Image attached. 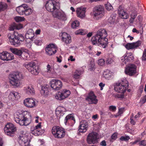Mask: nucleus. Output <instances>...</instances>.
I'll return each instance as SVG.
<instances>
[{
  "mask_svg": "<svg viewBox=\"0 0 146 146\" xmlns=\"http://www.w3.org/2000/svg\"><path fill=\"white\" fill-rule=\"evenodd\" d=\"M113 62V59L111 58H108L106 59V62L107 64H111Z\"/></svg>",
  "mask_w": 146,
  "mask_h": 146,
  "instance_id": "56",
  "label": "nucleus"
},
{
  "mask_svg": "<svg viewBox=\"0 0 146 146\" xmlns=\"http://www.w3.org/2000/svg\"><path fill=\"white\" fill-rule=\"evenodd\" d=\"M99 86L101 88L100 90H102L103 89V87L105 86V84H103L102 82H100L99 85Z\"/></svg>",
  "mask_w": 146,
  "mask_h": 146,
  "instance_id": "61",
  "label": "nucleus"
},
{
  "mask_svg": "<svg viewBox=\"0 0 146 146\" xmlns=\"http://www.w3.org/2000/svg\"><path fill=\"white\" fill-rule=\"evenodd\" d=\"M21 76V73L18 72L10 74L9 76L10 84L15 88L20 87L21 85L20 79Z\"/></svg>",
  "mask_w": 146,
  "mask_h": 146,
  "instance_id": "3",
  "label": "nucleus"
},
{
  "mask_svg": "<svg viewBox=\"0 0 146 146\" xmlns=\"http://www.w3.org/2000/svg\"><path fill=\"white\" fill-rule=\"evenodd\" d=\"M142 61H146V49H144L143 53V55L141 58Z\"/></svg>",
  "mask_w": 146,
  "mask_h": 146,
  "instance_id": "48",
  "label": "nucleus"
},
{
  "mask_svg": "<svg viewBox=\"0 0 146 146\" xmlns=\"http://www.w3.org/2000/svg\"><path fill=\"white\" fill-rule=\"evenodd\" d=\"M141 44V41L138 40L135 42L127 43L125 45V47L126 49L129 50L137 48L140 46Z\"/></svg>",
  "mask_w": 146,
  "mask_h": 146,
  "instance_id": "17",
  "label": "nucleus"
},
{
  "mask_svg": "<svg viewBox=\"0 0 146 146\" xmlns=\"http://www.w3.org/2000/svg\"><path fill=\"white\" fill-rule=\"evenodd\" d=\"M113 75V73L108 69L105 70L103 73L104 77L108 79L111 78Z\"/></svg>",
  "mask_w": 146,
  "mask_h": 146,
  "instance_id": "28",
  "label": "nucleus"
},
{
  "mask_svg": "<svg viewBox=\"0 0 146 146\" xmlns=\"http://www.w3.org/2000/svg\"><path fill=\"white\" fill-rule=\"evenodd\" d=\"M53 16L54 17L63 21H65L67 19L66 16L64 12L62 11L58 10L52 13Z\"/></svg>",
  "mask_w": 146,
  "mask_h": 146,
  "instance_id": "16",
  "label": "nucleus"
},
{
  "mask_svg": "<svg viewBox=\"0 0 146 146\" xmlns=\"http://www.w3.org/2000/svg\"><path fill=\"white\" fill-rule=\"evenodd\" d=\"M86 100L89 102V104H91V91L90 92L86 98Z\"/></svg>",
  "mask_w": 146,
  "mask_h": 146,
  "instance_id": "50",
  "label": "nucleus"
},
{
  "mask_svg": "<svg viewBox=\"0 0 146 146\" xmlns=\"http://www.w3.org/2000/svg\"><path fill=\"white\" fill-rule=\"evenodd\" d=\"M81 73L82 72L80 70H76L75 73L74 77L76 78H79L81 74Z\"/></svg>",
  "mask_w": 146,
  "mask_h": 146,
  "instance_id": "49",
  "label": "nucleus"
},
{
  "mask_svg": "<svg viewBox=\"0 0 146 146\" xmlns=\"http://www.w3.org/2000/svg\"><path fill=\"white\" fill-rule=\"evenodd\" d=\"M79 22L78 21H74L72 24V28L73 29L76 28L79 25Z\"/></svg>",
  "mask_w": 146,
  "mask_h": 146,
  "instance_id": "43",
  "label": "nucleus"
},
{
  "mask_svg": "<svg viewBox=\"0 0 146 146\" xmlns=\"http://www.w3.org/2000/svg\"><path fill=\"white\" fill-rule=\"evenodd\" d=\"M86 140L88 144H91V133H90L88 135Z\"/></svg>",
  "mask_w": 146,
  "mask_h": 146,
  "instance_id": "51",
  "label": "nucleus"
},
{
  "mask_svg": "<svg viewBox=\"0 0 146 146\" xmlns=\"http://www.w3.org/2000/svg\"><path fill=\"white\" fill-rule=\"evenodd\" d=\"M24 133V131H21V134L19 136V137L18 142L21 146H23L25 144L29 143L27 136Z\"/></svg>",
  "mask_w": 146,
  "mask_h": 146,
  "instance_id": "13",
  "label": "nucleus"
},
{
  "mask_svg": "<svg viewBox=\"0 0 146 146\" xmlns=\"http://www.w3.org/2000/svg\"><path fill=\"white\" fill-rule=\"evenodd\" d=\"M87 33L88 31L86 30L79 29L75 31V34L76 35H84Z\"/></svg>",
  "mask_w": 146,
  "mask_h": 146,
  "instance_id": "36",
  "label": "nucleus"
},
{
  "mask_svg": "<svg viewBox=\"0 0 146 146\" xmlns=\"http://www.w3.org/2000/svg\"><path fill=\"white\" fill-rule=\"evenodd\" d=\"M52 132L54 137L58 138H61L63 137L65 134L64 129L59 126L53 127L52 129Z\"/></svg>",
  "mask_w": 146,
  "mask_h": 146,
  "instance_id": "7",
  "label": "nucleus"
},
{
  "mask_svg": "<svg viewBox=\"0 0 146 146\" xmlns=\"http://www.w3.org/2000/svg\"><path fill=\"white\" fill-rule=\"evenodd\" d=\"M137 16V14L135 13H132L131 15V17L132 18H134V19H135V18H136Z\"/></svg>",
  "mask_w": 146,
  "mask_h": 146,
  "instance_id": "63",
  "label": "nucleus"
},
{
  "mask_svg": "<svg viewBox=\"0 0 146 146\" xmlns=\"http://www.w3.org/2000/svg\"><path fill=\"white\" fill-rule=\"evenodd\" d=\"M35 127L32 126L31 127V133L35 136H37L41 135V132L40 131L36 130Z\"/></svg>",
  "mask_w": 146,
  "mask_h": 146,
  "instance_id": "34",
  "label": "nucleus"
},
{
  "mask_svg": "<svg viewBox=\"0 0 146 146\" xmlns=\"http://www.w3.org/2000/svg\"><path fill=\"white\" fill-rule=\"evenodd\" d=\"M15 19L16 22H19L24 21L25 19L24 17L18 16L15 17Z\"/></svg>",
  "mask_w": 146,
  "mask_h": 146,
  "instance_id": "46",
  "label": "nucleus"
},
{
  "mask_svg": "<svg viewBox=\"0 0 146 146\" xmlns=\"http://www.w3.org/2000/svg\"><path fill=\"white\" fill-rule=\"evenodd\" d=\"M41 123L39 122L38 124L35 126V129H36V130L40 131V132H41V135L43 133V131L41 129Z\"/></svg>",
  "mask_w": 146,
  "mask_h": 146,
  "instance_id": "44",
  "label": "nucleus"
},
{
  "mask_svg": "<svg viewBox=\"0 0 146 146\" xmlns=\"http://www.w3.org/2000/svg\"><path fill=\"white\" fill-rule=\"evenodd\" d=\"M113 96L116 98H118L120 100H122L124 98V95L123 94L120 93L114 94Z\"/></svg>",
  "mask_w": 146,
  "mask_h": 146,
  "instance_id": "41",
  "label": "nucleus"
},
{
  "mask_svg": "<svg viewBox=\"0 0 146 146\" xmlns=\"http://www.w3.org/2000/svg\"><path fill=\"white\" fill-rule=\"evenodd\" d=\"M7 7L8 5L6 3L0 4V12L4 11L7 9Z\"/></svg>",
  "mask_w": 146,
  "mask_h": 146,
  "instance_id": "42",
  "label": "nucleus"
},
{
  "mask_svg": "<svg viewBox=\"0 0 146 146\" xmlns=\"http://www.w3.org/2000/svg\"><path fill=\"white\" fill-rule=\"evenodd\" d=\"M48 86L44 85L42 87V89L40 91V93L42 95L47 96L48 94Z\"/></svg>",
  "mask_w": 146,
  "mask_h": 146,
  "instance_id": "31",
  "label": "nucleus"
},
{
  "mask_svg": "<svg viewBox=\"0 0 146 146\" xmlns=\"http://www.w3.org/2000/svg\"><path fill=\"white\" fill-rule=\"evenodd\" d=\"M12 52L19 56L20 58L21 56L23 50H19L17 48H12L11 50Z\"/></svg>",
  "mask_w": 146,
  "mask_h": 146,
  "instance_id": "32",
  "label": "nucleus"
},
{
  "mask_svg": "<svg viewBox=\"0 0 146 146\" xmlns=\"http://www.w3.org/2000/svg\"><path fill=\"white\" fill-rule=\"evenodd\" d=\"M88 126V122L85 120L81 121L80 123V125L78 131L79 132L84 133L86 132L87 130Z\"/></svg>",
  "mask_w": 146,
  "mask_h": 146,
  "instance_id": "18",
  "label": "nucleus"
},
{
  "mask_svg": "<svg viewBox=\"0 0 146 146\" xmlns=\"http://www.w3.org/2000/svg\"><path fill=\"white\" fill-rule=\"evenodd\" d=\"M98 102V100L97 97L94 94V92L92 91V104H96Z\"/></svg>",
  "mask_w": 146,
  "mask_h": 146,
  "instance_id": "38",
  "label": "nucleus"
},
{
  "mask_svg": "<svg viewBox=\"0 0 146 146\" xmlns=\"http://www.w3.org/2000/svg\"><path fill=\"white\" fill-rule=\"evenodd\" d=\"M101 145L103 146H106V144L105 141L104 140L102 141L101 143Z\"/></svg>",
  "mask_w": 146,
  "mask_h": 146,
  "instance_id": "64",
  "label": "nucleus"
},
{
  "mask_svg": "<svg viewBox=\"0 0 146 146\" xmlns=\"http://www.w3.org/2000/svg\"><path fill=\"white\" fill-rule=\"evenodd\" d=\"M118 13L119 16L122 19H126L129 17L128 14L122 9L121 6L119 7Z\"/></svg>",
  "mask_w": 146,
  "mask_h": 146,
  "instance_id": "22",
  "label": "nucleus"
},
{
  "mask_svg": "<svg viewBox=\"0 0 146 146\" xmlns=\"http://www.w3.org/2000/svg\"><path fill=\"white\" fill-rule=\"evenodd\" d=\"M7 37L11 44L16 46H19L20 44V42H23L24 40V36L22 34H19L15 32L9 33Z\"/></svg>",
  "mask_w": 146,
  "mask_h": 146,
  "instance_id": "2",
  "label": "nucleus"
},
{
  "mask_svg": "<svg viewBox=\"0 0 146 146\" xmlns=\"http://www.w3.org/2000/svg\"><path fill=\"white\" fill-rule=\"evenodd\" d=\"M117 138V134L115 133H113L111 136L112 139L115 140Z\"/></svg>",
  "mask_w": 146,
  "mask_h": 146,
  "instance_id": "60",
  "label": "nucleus"
},
{
  "mask_svg": "<svg viewBox=\"0 0 146 146\" xmlns=\"http://www.w3.org/2000/svg\"><path fill=\"white\" fill-rule=\"evenodd\" d=\"M27 50L25 49L23 50L21 57V59L28 60L30 58V55L27 52Z\"/></svg>",
  "mask_w": 146,
  "mask_h": 146,
  "instance_id": "30",
  "label": "nucleus"
},
{
  "mask_svg": "<svg viewBox=\"0 0 146 146\" xmlns=\"http://www.w3.org/2000/svg\"><path fill=\"white\" fill-rule=\"evenodd\" d=\"M124 108H120L119 110L118 114H117L116 115H115V117H117V116H119V115H121L123 113L124 111Z\"/></svg>",
  "mask_w": 146,
  "mask_h": 146,
  "instance_id": "52",
  "label": "nucleus"
},
{
  "mask_svg": "<svg viewBox=\"0 0 146 146\" xmlns=\"http://www.w3.org/2000/svg\"><path fill=\"white\" fill-rule=\"evenodd\" d=\"M51 87L54 90H58L62 88V82L60 80L53 79L50 82Z\"/></svg>",
  "mask_w": 146,
  "mask_h": 146,
  "instance_id": "11",
  "label": "nucleus"
},
{
  "mask_svg": "<svg viewBox=\"0 0 146 146\" xmlns=\"http://www.w3.org/2000/svg\"><path fill=\"white\" fill-rule=\"evenodd\" d=\"M16 130V127L13 124L10 123H7L4 128L5 133L10 136H13Z\"/></svg>",
  "mask_w": 146,
  "mask_h": 146,
  "instance_id": "10",
  "label": "nucleus"
},
{
  "mask_svg": "<svg viewBox=\"0 0 146 146\" xmlns=\"http://www.w3.org/2000/svg\"><path fill=\"white\" fill-rule=\"evenodd\" d=\"M93 12L94 19L97 20L99 19L104 16V9L103 7L101 5H98L94 8Z\"/></svg>",
  "mask_w": 146,
  "mask_h": 146,
  "instance_id": "8",
  "label": "nucleus"
},
{
  "mask_svg": "<svg viewBox=\"0 0 146 146\" xmlns=\"http://www.w3.org/2000/svg\"><path fill=\"white\" fill-rule=\"evenodd\" d=\"M34 32L32 29H29L27 31L25 35V38L27 39L32 40L35 37Z\"/></svg>",
  "mask_w": 146,
  "mask_h": 146,
  "instance_id": "26",
  "label": "nucleus"
},
{
  "mask_svg": "<svg viewBox=\"0 0 146 146\" xmlns=\"http://www.w3.org/2000/svg\"><path fill=\"white\" fill-rule=\"evenodd\" d=\"M105 61L103 59H101L98 61V64L100 66H102L104 64Z\"/></svg>",
  "mask_w": 146,
  "mask_h": 146,
  "instance_id": "54",
  "label": "nucleus"
},
{
  "mask_svg": "<svg viewBox=\"0 0 146 146\" xmlns=\"http://www.w3.org/2000/svg\"><path fill=\"white\" fill-rule=\"evenodd\" d=\"M24 104L25 106L29 108H33L36 105L35 101L31 98L26 99L24 101Z\"/></svg>",
  "mask_w": 146,
  "mask_h": 146,
  "instance_id": "21",
  "label": "nucleus"
},
{
  "mask_svg": "<svg viewBox=\"0 0 146 146\" xmlns=\"http://www.w3.org/2000/svg\"><path fill=\"white\" fill-rule=\"evenodd\" d=\"M65 119H74V115L73 113L68 114L65 117Z\"/></svg>",
  "mask_w": 146,
  "mask_h": 146,
  "instance_id": "59",
  "label": "nucleus"
},
{
  "mask_svg": "<svg viewBox=\"0 0 146 146\" xmlns=\"http://www.w3.org/2000/svg\"><path fill=\"white\" fill-rule=\"evenodd\" d=\"M109 109L111 111H115L116 110V107L115 106H111L109 107Z\"/></svg>",
  "mask_w": 146,
  "mask_h": 146,
  "instance_id": "58",
  "label": "nucleus"
},
{
  "mask_svg": "<svg viewBox=\"0 0 146 146\" xmlns=\"http://www.w3.org/2000/svg\"><path fill=\"white\" fill-rule=\"evenodd\" d=\"M130 139L129 137L128 136L121 137L120 139V140L122 141H127Z\"/></svg>",
  "mask_w": 146,
  "mask_h": 146,
  "instance_id": "55",
  "label": "nucleus"
},
{
  "mask_svg": "<svg viewBox=\"0 0 146 146\" xmlns=\"http://www.w3.org/2000/svg\"><path fill=\"white\" fill-rule=\"evenodd\" d=\"M36 64L33 62H31L28 64L25 63L24 66L28 70L29 72L34 75H37L39 72L38 66L35 65Z\"/></svg>",
  "mask_w": 146,
  "mask_h": 146,
  "instance_id": "9",
  "label": "nucleus"
},
{
  "mask_svg": "<svg viewBox=\"0 0 146 146\" xmlns=\"http://www.w3.org/2000/svg\"><path fill=\"white\" fill-rule=\"evenodd\" d=\"M86 9V8L84 7L77 8L76 12L78 17L81 18L84 17L85 16Z\"/></svg>",
  "mask_w": 146,
  "mask_h": 146,
  "instance_id": "27",
  "label": "nucleus"
},
{
  "mask_svg": "<svg viewBox=\"0 0 146 146\" xmlns=\"http://www.w3.org/2000/svg\"><path fill=\"white\" fill-rule=\"evenodd\" d=\"M20 97L19 94L15 91L11 92L8 96L9 99L12 101L17 100Z\"/></svg>",
  "mask_w": 146,
  "mask_h": 146,
  "instance_id": "19",
  "label": "nucleus"
},
{
  "mask_svg": "<svg viewBox=\"0 0 146 146\" xmlns=\"http://www.w3.org/2000/svg\"><path fill=\"white\" fill-rule=\"evenodd\" d=\"M64 99L68 97L70 94V91L66 89H64L61 92Z\"/></svg>",
  "mask_w": 146,
  "mask_h": 146,
  "instance_id": "37",
  "label": "nucleus"
},
{
  "mask_svg": "<svg viewBox=\"0 0 146 146\" xmlns=\"http://www.w3.org/2000/svg\"><path fill=\"white\" fill-rule=\"evenodd\" d=\"M107 35V32L105 29H100L95 35L92 37V44L98 45L102 48H106L108 43V39L106 38Z\"/></svg>",
  "mask_w": 146,
  "mask_h": 146,
  "instance_id": "1",
  "label": "nucleus"
},
{
  "mask_svg": "<svg viewBox=\"0 0 146 146\" xmlns=\"http://www.w3.org/2000/svg\"><path fill=\"white\" fill-rule=\"evenodd\" d=\"M146 102V96L145 95L143 97H142L140 100V103L141 104H144Z\"/></svg>",
  "mask_w": 146,
  "mask_h": 146,
  "instance_id": "53",
  "label": "nucleus"
},
{
  "mask_svg": "<svg viewBox=\"0 0 146 146\" xmlns=\"http://www.w3.org/2000/svg\"><path fill=\"white\" fill-rule=\"evenodd\" d=\"M26 46L28 48H31L32 46V43L33 42L32 40L27 39L26 40Z\"/></svg>",
  "mask_w": 146,
  "mask_h": 146,
  "instance_id": "45",
  "label": "nucleus"
},
{
  "mask_svg": "<svg viewBox=\"0 0 146 146\" xmlns=\"http://www.w3.org/2000/svg\"><path fill=\"white\" fill-rule=\"evenodd\" d=\"M139 144L144 146L145 145H146L145 141L144 140H142L139 143Z\"/></svg>",
  "mask_w": 146,
  "mask_h": 146,
  "instance_id": "62",
  "label": "nucleus"
},
{
  "mask_svg": "<svg viewBox=\"0 0 146 146\" xmlns=\"http://www.w3.org/2000/svg\"><path fill=\"white\" fill-rule=\"evenodd\" d=\"M17 12L20 15L29 16L31 15L33 10L29 8L28 6L25 4H23L19 6L16 9Z\"/></svg>",
  "mask_w": 146,
  "mask_h": 146,
  "instance_id": "5",
  "label": "nucleus"
},
{
  "mask_svg": "<svg viewBox=\"0 0 146 146\" xmlns=\"http://www.w3.org/2000/svg\"><path fill=\"white\" fill-rule=\"evenodd\" d=\"M15 119H28L27 117L24 116L23 114L17 112L15 113Z\"/></svg>",
  "mask_w": 146,
  "mask_h": 146,
  "instance_id": "35",
  "label": "nucleus"
},
{
  "mask_svg": "<svg viewBox=\"0 0 146 146\" xmlns=\"http://www.w3.org/2000/svg\"><path fill=\"white\" fill-rule=\"evenodd\" d=\"M136 66L133 64L128 66L125 69V74L130 76L134 75L136 73Z\"/></svg>",
  "mask_w": 146,
  "mask_h": 146,
  "instance_id": "15",
  "label": "nucleus"
},
{
  "mask_svg": "<svg viewBox=\"0 0 146 146\" xmlns=\"http://www.w3.org/2000/svg\"><path fill=\"white\" fill-rule=\"evenodd\" d=\"M14 58L13 54L8 52L6 51L0 53V59L1 60L9 61L13 60Z\"/></svg>",
  "mask_w": 146,
  "mask_h": 146,
  "instance_id": "12",
  "label": "nucleus"
},
{
  "mask_svg": "<svg viewBox=\"0 0 146 146\" xmlns=\"http://www.w3.org/2000/svg\"><path fill=\"white\" fill-rule=\"evenodd\" d=\"M65 112V109L64 108L61 106L58 107L56 110V115L57 119L58 118L60 119L61 117L64 115Z\"/></svg>",
  "mask_w": 146,
  "mask_h": 146,
  "instance_id": "20",
  "label": "nucleus"
},
{
  "mask_svg": "<svg viewBox=\"0 0 146 146\" xmlns=\"http://www.w3.org/2000/svg\"><path fill=\"white\" fill-rule=\"evenodd\" d=\"M57 47L53 44H50L45 49L46 53L49 56L55 54L57 51Z\"/></svg>",
  "mask_w": 146,
  "mask_h": 146,
  "instance_id": "14",
  "label": "nucleus"
},
{
  "mask_svg": "<svg viewBox=\"0 0 146 146\" xmlns=\"http://www.w3.org/2000/svg\"><path fill=\"white\" fill-rule=\"evenodd\" d=\"M62 38L63 41L66 44L71 42V38L70 35L64 32L62 33Z\"/></svg>",
  "mask_w": 146,
  "mask_h": 146,
  "instance_id": "25",
  "label": "nucleus"
},
{
  "mask_svg": "<svg viewBox=\"0 0 146 146\" xmlns=\"http://www.w3.org/2000/svg\"><path fill=\"white\" fill-rule=\"evenodd\" d=\"M128 82L126 79L119 81L114 86V90L116 92L123 94L128 88Z\"/></svg>",
  "mask_w": 146,
  "mask_h": 146,
  "instance_id": "4",
  "label": "nucleus"
},
{
  "mask_svg": "<svg viewBox=\"0 0 146 146\" xmlns=\"http://www.w3.org/2000/svg\"><path fill=\"white\" fill-rule=\"evenodd\" d=\"M52 70V68L50 66V65L49 64H48L47 66V68H46V70L45 71L47 72H50Z\"/></svg>",
  "mask_w": 146,
  "mask_h": 146,
  "instance_id": "57",
  "label": "nucleus"
},
{
  "mask_svg": "<svg viewBox=\"0 0 146 146\" xmlns=\"http://www.w3.org/2000/svg\"><path fill=\"white\" fill-rule=\"evenodd\" d=\"M106 9L108 11L112 10L113 9V7L111 4L109 3H108L105 5Z\"/></svg>",
  "mask_w": 146,
  "mask_h": 146,
  "instance_id": "47",
  "label": "nucleus"
},
{
  "mask_svg": "<svg viewBox=\"0 0 146 146\" xmlns=\"http://www.w3.org/2000/svg\"><path fill=\"white\" fill-rule=\"evenodd\" d=\"M25 92L29 95L33 94L35 93L34 88L31 86H28L25 89Z\"/></svg>",
  "mask_w": 146,
  "mask_h": 146,
  "instance_id": "33",
  "label": "nucleus"
},
{
  "mask_svg": "<svg viewBox=\"0 0 146 146\" xmlns=\"http://www.w3.org/2000/svg\"><path fill=\"white\" fill-rule=\"evenodd\" d=\"M15 121L21 125L27 126L31 121V119H15Z\"/></svg>",
  "mask_w": 146,
  "mask_h": 146,
  "instance_id": "24",
  "label": "nucleus"
},
{
  "mask_svg": "<svg viewBox=\"0 0 146 146\" xmlns=\"http://www.w3.org/2000/svg\"><path fill=\"white\" fill-rule=\"evenodd\" d=\"M45 7L48 11L52 12L60 9V4L54 0H48L46 2Z\"/></svg>",
  "mask_w": 146,
  "mask_h": 146,
  "instance_id": "6",
  "label": "nucleus"
},
{
  "mask_svg": "<svg viewBox=\"0 0 146 146\" xmlns=\"http://www.w3.org/2000/svg\"><path fill=\"white\" fill-rule=\"evenodd\" d=\"M98 134L96 132H92V143L94 144L98 143Z\"/></svg>",
  "mask_w": 146,
  "mask_h": 146,
  "instance_id": "29",
  "label": "nucleus"
},
{
  "mask_svg": "<svg viewBox=\"0 0 146 146\" xmlns=\"http://www.w3.org/2000/svg\"><path fill=\"white\" fill-rule=\"evenodd\" d=\"M55 98L56 99L58 100H62L64 99V98L62 95L61 92H58L55 95Z\"/></svg>",
  "mask_w": 146,
  "mask_h": 146,
  "instance_id": "40",
  "label": "nucleus"
},
{
  "mask_svg": "<svg viewBox=\"0 0 146 146\" xmlns=\"http://www.w3.org/2000/svg\"><path fill=\"white\" fill-rule=\"evenodd\" d=\"M33 41H34L35 44L37 45H40L42 43V41L40 39L38 38L36 36L32 40Z\"/></svg>",
  "mask_w": 146,
  "mask_h": 146,
  "instance_id": "39",
  "label": "nucleus"
},
{
  "mask_svg": "<svg viewBox=\"0 0 146 146\" xmlns=\"http://www.w3.org/2000/svg\"><path fill=\"white\" fill-rule=\"evenodd\" d=\"M127 56H125L122 57L121 61L123 63V64H125L126 62L130 61L133 60L134 58L132 54L131 53H129L127 54Z\"/></svg>",
  "mask_w": 146,
  "mask_h": 146,
  "instance_id": "23",
  "label": "nucleus"
}]
</instances>
